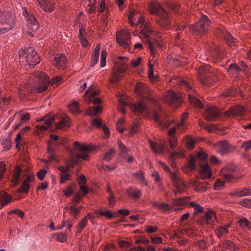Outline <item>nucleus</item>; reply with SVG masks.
Here are the masks:
<instances>
[{
    "label": "nucleus",
    "instance_id": "obj_50",
    "mask_svg": "<svg viewBox=\"0 0 251 251\" xmlns=\"http://www.w3.org/2000/svg\"><path fill=\"white\" fill-rule=\"evenodd\" d=\"M221 176H223L225 179L229 182L232 181L233 179V176L230 172H226V169L223 168L221 171Z\"/></svg>",
    "mask_w": 251,
    "mask_h": 251
},
{
    "label": "nucleus",
    "instance_id": "obj_28",
    "mask_svg": "<svg viewBox=\"0 0 251 251\" xmlns=\"http://www.w3.org/2000/svg\"><path fill=\"white\" fill-rule=\"evenodd\" d=\"M230 195L236 197L251 196V188H244L241 189H238L231 192Z\"/></svg>",
    "mask_w": 251,
    "mask_h": 251
},
{
    "label": "nucleus",
    "instance_id": "obj_57",
    "mask_svg": "<svg viewBox=\"0 0 251 251\" xmlns=\"http://www.w3.org/2000/svg\"><path fill=\"white\" fill-rule=\"evenodd\" d=\"M189 205L191 207H194L195 214H198L199 212H201L203 210V207L200 205L196 204L194 202H191L189 203Z\"/></svg>",
    "mask_w": 251,
    "mask_h": 251
},
{
    "label": "nucleus",
    "instance_id": "obj_32",
    "mask_svg": "<svg viewBox=\"0 0 251 251\" xmlns=\"http://www.w3.org/2000/svg\"><path fill=\"white\" fill-rule=\"evenodd\" d=\"M21 169L19 167H17L14 171L11 183L13 186H15L19 182V179L21 176Z\"/></svg>",
    "mask_w": 251,
    "mask_h": 251
},
{
    "label": "nucleus",
    "instance_id": "obj_48",
    "mask_svg": "<svg viewBox=\"0 0 251 251\" xmlns=\"http://www.w3.org/2000/svg\"><path fill=\"white\" fill-rule=\"evenodd\" d=\"M215 219V215L212 211H208L205 214V220L207 224H211Z\"/></svg>",
    "mask_w": 251,
    "mask_h": 251
},
{
    "label": "nucleus",
    "instance_id": "obj_47",
    "mask_svg": "<svg viewBox=\"0 0 251 251\" xmlns=\"http://www.w3.org/2000/svg\"><path fill=\"white\" fill-rule=\"evenodd\" d=\"M127 192L128 195L134 199H137L141 196V191L133 188L128 189Z\"/></svg>",
    "mask_w": 251,
    "mask_h": 251
},
{
    "label": "nucleus",
    "instance_id": "obj_17",
    "mask_svg": "<svg viewBox=\"0 0 251 251\" xmlns=\"http://www.w3.org/2000/svg\"><path fill=\"white\" fill-rule=\"evenodd\" d=\"M217 32L221 34L225 38L229 46L232 47L235 45L237 40L233 38L230 33L223 26L218 29Z\"/></svg>",
    "mask_w": 251,
    "mask_h": 251
},
{
    "label": "nucleus",
    "instance_id": "obj_7",
    "mask_svg": "<svg viewBox=\"0 0 251 251\" xmlns=\"http://www.w3.org/2000/svg\"><path fill=\"white\" fill-rule=\"evenodd\" d=\"M210 23L207 17L202 15L198 23L190 26V31L195 35H203L206 33Z\"/></svg>",
    "mask_w": 251,
    "mask_h": 251
},
{
    "label": "nucleus",
    "instance_id": "obj_24",
    "mask_svg": "<svg viewBox=\"0 0 251 251\" xmlns=\"http://www.w3.org/2000/svg\"><path fill=\"white\" fill-rule=\"evenodd\" d=\"M34 177L32 175H28L26 178L24 179L21 187L17 190V192L24 193L28 191L29 188V182L33 181Z\"/></svg>",
    "mask_w": 251,
    "mask_h": 251
},
{
    "label": "nucleus",
    "instance_id": "obj_10",
    "mask_svg": "<svg viewBox=\"0 0 251 251\" xmlns=\"http://www.w3.org/2000/svg\"><path fill=\"white\" fill-rule=\"evenodd\" d=\"M180 85L181 86L183 87L184 88L186 89L187 90L189 91V92L190 93H191V91H193V90L191 86L187 81L185 80L180 81ZM188 96L190 102L194 106L198 108L202 107V103L198 98H197L195 96H193L191 93H189Z\"/></svg>",
    "mask_w": 251,
    "mask_h": 251
},
{
    "label": "nucleus",
    "instance_id": "obj_62",
    "mask_svg": "<svg viewBox=\"0 0 251 251\" xmlns=\"http://www.w3.org/2000/svg\"><path fill=\"white\" fill-rule=\"evenodd\" d=\"M186 144L189 149H192L195 143V141L192 137H187L185 139Z\"/></svg>",
    "mask_w": 251,
    "mask_h": 251
},
{
    "label": "nucleus",
    "instance_id": "obj_49",
    "mask_svg": "<svg viewBox=\"0 0 251 251\" xmlns=\"http://www.w3.org/2000/svg\"><path fill=\"white\" fill-rule=\"evenodd\" d=\"M120 71L117 70H114L113 71V74L112 76L110 78V82L112 84H114L118 82V81L121 79V76L118 75Z\"/></svg>",
    "mask_w": 251,
    "mask_h": 251
},
{
    "label": "nucleus",
    "instance_id": "obj_59",
    "mask_svg": "<svg viewBox=\"0 0 251 251\" xmlns=\"http://www.w3.org/2000/svg\"><path fill=\"white\" fill-rule=\"evenodd\" d=\"M114 151L113 149H110L106 152L103 155V159L105 161H108L111 159L113 154H114Z\"/></svg>",
    "mask_w": 251,
    "mask_h": 251
},
{
    "label": "nucleus",
    "instance_id": "obj_40",
    "mask_svg": "<svg viewBox=\"0 0 251 251\" xmlns=\"http://www.w3.org/2000/svg\"><path fill=\"white\" fill-rule=\"evenodd\" d=\"M168 58L170 59V61H172L173 63L176 66H180L185 64L186 63L183 60L185 58L181 56H178V58H172V56H168Z\"/></svg>",
    "mask_w": 251,
    "mask_h": 251
},
{
    "label": "nucleus",
    "instance_id": "obj_34",
    "mask_svg": "<svg viewBox=\"0 0 251 251\" xmlns=\"http://www.w3.org/2000/svg\"><path fill=\"white\" fill-rule=\"evenodd\" d=\"M127 100L126 96L123 95L120 96L119 98V111L122 112L123 114L126 113L124 106L127 105Z\"/></svg>",
    "mask_w": 251,
    "mask_h": 251
},
{
    "label": "nucleus",
    "instance_id": "obj_15",
    "mask_svg": "<svg viewBox=\"0 0 251 251\" xmlns=\"http://www.w3.org/2000/svg\"><path fill=\"white\" fill-rule=\"evenodd\" d=\"M207 154L201 151L198 152L196 156H192L190 158L188 167L191 171L194 170L196 168V163L198 160H200L201 162H204L207 158Z\"/></svg>",
    "mask_w": 251,
    "mask_h": 251
},
{
    "label": "nucleus",
    "instance_id": "obj_13",
    "mask_svg": "<svg viewBox=\"0 0 251 251\" xmlns=\"http://www.w3.org/2000/svg\"><path fill=\"white\" fill-rule=\"evenodd\" d=\"M75 149L79 151L76 154L77 158H80L85 160H89L88 151L90 150V147L87 145H80L77 142H75Z\"/></svg>",
    "mask_w": 251,
    "mask_h": 251
},
{
    "label": "nucleus",
    "instance_id": "obj_55",
    "mask_svg": "<svg viewBox=\"0 0 251 251\" xmlns=\"http://www.w3.org/2000/svg\"><path fill=\"white\" fill-rule=\"evenodd\" d=\"M242 71V69L238 66L236 64H232L229 66L228 72L230 74L238 73Z\"/></svg>",
    "mask_w": 251,
    "mask_h": 251
},
{
    "label": "nucleus",
    "instance_id": "obj_4",
    "mask_svg": "<svg viewBox=\"0 0 251 251\" xmlns=\"http://www.w3.org/2000/svg\"><path fill=\"white\" fill-rule=\"evenodd\" d=\"M19 55L20 62L23 65L35 66L40 62L36 51L31 47L20 50Z\"/></svg>",
    "mask_w": 251,
    "mask_h": 251
},
{
    "label": "nucleus",
    "instance_id": "obj_35",
    "mask_svg": "<svg viewBox=\"0 0 251 251\" xmlns=\"http://www.w3.org/2000/svg\"><path fill=\"white\" fill-rule=\"evenodd\" d=\"M153 205L163 212H168L172 210V207L169 204L163 202L154 201Z\"/></svg>",
    "mask_w": 251,
    "mask_h": 251
},
{
    "label": "nucleus",
    "instance_id": "obj_6",
    "mask_svg": "<svg viewBox=\"0 0 251 251\" xmlns=\"http://www.w3.org/2000/svg\"><path fill=\"white\" fill-rule=\"evenodd\" d=\"M14 17L8 12L0 11V35L4 34L13 27Z\"/></svg>",
    "mask_w": 251,
    "mask_h": 251
},
{
    "label": "nucleus",
    "instance_id": "obj_31",
    "mask_svg": "<svg viewBox=\"0 0 251 251\" xmlns=\"http://www.w3.org/2000/svg\"><path fill=\"white\" fill-rule=\"evenodd\" d=\"M149 89L146 84L142 82L137 83L135 85V93L139 95H144L148 93Z\"/></svg>",
    "mask_w": 251,
    "mask_h": 251
},
{
    "label": "nucleus",
    "instance_id": "obj_16",
    "mask_svg": "<svg viewBox=\"0 0 251 251\" xmlns=\"http://www.w3.org/2000/svg\"><path fill=\"white\" fill-rule=\"evenodd\" d=\"M118 146L120 152L121 156L126 159L128 162H131L133 161V157L131 154L130 151L121 141L118 142Z\"/></svg>",
    "mask_w": 251,
    "mask_h": 251
},
{
    "label": "nucleus",
    "instance_id": "obj_3",
    "mask_svg": "<svg viewBox=\"0 0 251 251\" xmlns=\"http://www.w3.org/2000/svg\"><path fill=\"white\" fill-rule=\"evenodd\" d=\"M39 121H43L44 124L37 125L36 127L40 130H45L49 127L53 122H55V128L62 129L70 126L68 117L66 115L60 116L54 118L52 116H47L41 119Z\"/></svg>",
    "mask_w": 251,
    "mask_h": 251
},
{
    "label": "nucleus",
    "instance_id": "obj_39",
    "mask_svg": "<svg viewBox=\"0 0 251 251\" xmlns=\"http://www.w3.org/2000/svg\"><path fill=\"white\" fill-rule=\"evenodd\" d=\"M229 224L225 226H219L215 231L216 234L219 238L222 237L223 235L228 232V228L229 227Z\"/></svg>",
    "mask_w": 251,
    "mask_h": 251
},
{
    "label": "nucleus",
    "instance_id": "obj_12",
    "mask_svg": "<svg viewBox=\"0 0 251 251\" xmlns=\"http://www.w3.org/2000/svg\"><path fill=\"white\" fill-rule=\"evenodd\" d=\"M164 100L170 104H174L177 106L180 103L181 99L179 95L170 91L165 95Z\"/></svg>",
    "mask_w": 251,
    "mask_h": 251
},
{
    "label": "nucleus",
    "instance_id": "obj_21",
    "mask_svg": "<svg viewBox=\"0 0 251 251\" xmlns=\"http://www.w3.org/2000/svg\"><path fill=\"white\" fill-rule=\"evenodd\" d=\"M153 118L162 128H167L170 125V123L168 120H166L165 116L164 115L154 112L153 115Z\"/></svg>",
    "mask_w": 251,
    "mask_h": 251
},
{
    "label": "nucleus",
    "instance_id": "obj_20",
    "mask_svg": "<svg viewBox=\"0 0 251 251\" xmlns=\"http://www.w3.org/2000/svg\"><path fill=\"white\" fill-rule=\"evenodd\" d=\"M245 109L240 105H235L231 107L228 111L225 112L226 116H241L245 113Z\"/></svg>",
    "mask_w": 251,
    "mask_h": 251
},
{
    "label": "nucleus",
    "instance_id": "obj_38",
    "mask_svg": "<svg viewBox=\"0 0 251 251\" xmlns=\"http://www.w3.org/2000/svg\"><path fill=\"white\" fill-rule=\"evenodd\" d=\"M77 161L75 159H72L69 161L66 167L63 166H59L58 167V170L60 172V173H68L71 166L74 164H76Z\"/></svg>",
    "mask_w": 251,
    "mask_h": 251
},
{
    "label": "nucleus",
    "instance_id": "obj_14",
    "mask_svg": "<svg viewBox=\"0 0 251 251\" xmlns=\"http://www.w3.org/2000/svg\"><path fill=\"white\" fill-rule=\"evenodd\" d=\"M25 12L26 15H25V19L26 21V24L28 28L31 30V31L35 32L39 28V25L38 22L32 14H29L25 9L24 13Z\"/></svg>",
    "mask_w": 251,
    "mask_h": 251
},
{
    "label": "nucleus",
    "instance_id": "obj_64",
    "mask_svg": "<svg viewBox=\"0 0 251 251\" xmlns=\"http://www.w3.org/2000/svg\"><path fill=\"white\" fill-rule=\"evenodd\" d=\"M56 239L60 242H64L66 240V234L61 232L54 235Z\"/></svg>",
    "mask_w": 251,
    "mask_h": 251
},
{
    "label": "nucleus",
    "instance_id": "obj_51",
    "mask_svg": "<svg viewBox=\"0 0 251 251\" xmlns=\"http://www.w3.org/2000/svg\"><path fill=\"white\" fill-rule=\"evenodd\" d=\"M148 76L152 81H155L158 80L157 76L153 74V66L151 64H150L149 66Z\"/></svg>",
    "mask_w": 251,
    "mask_h": 251
},
{
    "label": "nucleus",
    "instance_id": "obj_60",
    "mask_svg": "<svg viewBox=\"0 0 251 251\" xmlns=\"http://www.w3.org/2000/svg\"><path fill=\"white\" fill-rule=\"evenodd\" d=\"M236 90L234 88H232L228 90H227L223 92L222 94V97L223 98H227L229 96H234L236 93Z\"/></svg>",
    "mask_w": 251,
    "mask_h": 251
},
{
    "label": "nucleus",
    "instance_id": "obj_11",
    "mask_svg": "<svg viewBox=\"0 0 251 251\" xmlns=\"http://www.w3.org/2000/svg\"><path fill=\"white\" fill-rule=\"evenodd\" d=\"M118 43L124 48L129 46L130 34L127 30H121L118 32L116 36Z\"/></svg>",
    "mask_w": 251,
    "mask_h": 251
},
{
    "label": "nucleus",
    "instance_id": "obj_23",
    "mask_svg": "<svg viewBox=\"0 0 251 251\" xmlns=\"http://www.w3.org/2000/svg\"><path fill=\"white\" fill-rule=\"evenodd\" d=\"M219 110L214 107H211L206 109L205 118L209 121H214L220 114Z\"/></svg>",
    "mask_w": 251,
    "mask_h": 251
},
{
    "label": "nucleus",
    "instance_id": "obj_58",
    "mask_svg": "<svg viewBox=\"0 0 251 251\" xmlns=\"http://www.w3.org/2000/svg\"><path fill=\"white\" fill-rule=\"evenodd\" d=\"M101 216H103L107 218H111L113 217L112 211L110 210H100L96 212Z\"/></svg>",
    "mask_w": 251,
    "mask_h": 251
},
{
    "label": "nucleus",
    "instance_id": "obj_2",
    "mask_svg": "<svg viewBox=\"0 0 251 251\" xmlns=\"http://www.w3.org/2000/svg\"><path fill=\"white\" fill-rule=\"evenodd\" d=\"M33 80L32 89L38 93H42L47 90L50 84H58L61 80V77L56 76L50 81L46 74L43 72H37L35 74Z\"/></svg>",
    "mask_w": 251,
    "mask_h": 251
},
{
    "label": "nucleus",
    "instance_id": "obj_30",
    "mask_svg": "<svg viewBox=\"0 0 251 251\" xmlns=\"http://www.w3.org/2000/svg\"><path fill=\"white\" fill-rule=\"evenodd\" d=\"M220 247L223 248V250H233V251H237L239 250V247L238 246L228 240H226L223 241L222 245H220Z\"/></svg>",
    "mask_w": 251,
    "mask_h": 251
},
{
    "label": "nucleus",
    "instance_id": "obj_29",
    "mask_svg": "<svg viewBox=\"0 0 251 251\" xmlns=\"http://www.w3.org/2000/svg\"><path fill=\"white\" fill-rule=\"evenodd\" d=\"M66 63V59L63 54H57L54 58L53 64L59 69H63Z\"/></svg>",
    "mask_w": 251,
    "mask_h": 251
},
{
    "label": "nucleus",
    "instance_id": "obj_33",
    "mask_svg": "<svg viewBox=\"0 0 251 251\" xmlns=\"http://www.w3.org/2000/svg\"><path fill=\"white\" fill-rule=\"evenodd\" d=\"M100 50V45H97L95 49L93 50L92 54V59L90 63V66L91 67H93L95 64H96L98 63Z\"/></svg>",
    "mask_w": 251,
    "mask_h": 251
},
{
    "label": "nucleus",
    "instance_id": "obj_41",
    "mask_svg": "<svg viewBox=\"0 0 251 251\" xmlns=\"http://www.w3.org/2000/svg\"><path fill=\"white\" fill-rule=\"evenodd\" d=\"M85 30L82 28L79 29V38L81 45L86 48L89 46V44L84 36Z\"/></svg>",
    "mask_w": 251,
    "mask_h": 251
},
{
    "label": "nucleus",
    "instance_id": "obj_45",
    "mask_svg": "<svg viewBox=\"0 0 251 251\" xmlns=\"http://www.w3.org/2000/svg\"><path fill=\"white\" fill-rule=\"evenodd\" d=\"M69 110L73 114H79L81 111L78 108V103L76 101H73L69 105Z\"/></svg>",
    "mask_w": 251,
    "mask_h": 251
},
{
    "label": "nucleus",
    "instance_id": "obj_42",
    "mask_svg": "<svg viewBox=\"0 0 251 251\" xmlns=\"http://www.w3.org/2000/svg\"><path fill=\"white\" fill-rule=\"evenodd\" d=\"M12 199V197L9 196L6 193H3L0 195V203L4 205L8 204Z\"/></svg>",
    "mask_w": 251,
    "mask_h": 251
},
{
    "label": "nucleus",
    "instance_id": "obj_52",
    "mask_svg": "<svg viewBox=\"0 0 251 251\" xmlns=\"http://www.w3.org/2000/svg\"><path fill=\"white\" fill-rule=\"evenodd\" d=\"M184 154L182 151L179 150L178 151H173L171 152L170 155V159H176L177 158L183 157Z\"/></svg>",
    "mask_w": 251,
    "mask_h": 251
},
{
    "label": "nucleus",
    "instance_id": "obj_56",
    "mask_svg": "<svg viewBox=\"0 0 251 251\" xmlns=\"http://www.w3.org/2000/svg\"><path fill=\"white\" fill-rule=\"evenodd\" d=\"M240 226L243 228L250 229L251 228L250 222L245 218H242L239 221Z\"/></svg>",
    "mask_w": 251,
    "mask_h": 251
},
{
    "label": "nucleus",
    "instance_id": "obj_18",
    "mask_svg": "<svg viewBox=\"0 0 251 251\" xmlns=\"http://www.w3.org/2000/svg\"><path fill=\"white\" fill-rule=\"evenodd\" d=\"M51 140L48 142V152L50 154L49 160H54L56 159L55 156L52 154L54 151V148L57 146V144L56 142L58 139V136L56 135L51 134L50 135Z\"/></svg>",
    "mask_w": 251,
    "mask_h": 251
},
{
    "label": "nucleus",
    "instance_id": "obj_37",
    "mask_svg": "<svg viewBox=\"0 0 251 251\" xmlns=\"http://www.w3.org/2000/svg\"><path fill=\"white\" fill-rule=\"evenodd\" d=\"M150 147L154 152L157 153L163 152L164 150L163 146L160 143H156L151 141H150Z\"/></svg>",
    "mask_w": 251,
    "mask_h": 251
},
{
    "label": "nucleus",
    "instance_id": "obj_8",
    "mask_svg": "<svg viewBox=\"0 0 251 251\" xmlns=\"http://www.w3.org/2000/svg\"><path fill=\"white\" fill-rule=\"evenodd\" d=\"M213 70L208 66L201 64L198 69V73L201 82L205 85H210L216 82V79L213 78L214 75H211Z\"/></svg>",
    "mask_w": 251,
    "mask_h": 251
},
{
    "label": "nucleus",
    "instance_id": "obj_19",
    "mask_svg": "<svg viewBox=\"0 0 251 251\" xmlns=\"http://www.w3.org/2000/svg\"><path fill=\"white\" fill-rule=\"evenodd\" d=\"M216 148L217 151L221 154L227 152L234 149V148L226 140L218 142L216 145Z\"/></svg>",
    "mask_w": 251,
    "mask_h": 251
},
{
    "label": "nucleus",
    "instance_id": "obj_54",
    "mask_svg": "<svg viewBox=\"0 0 251 251\" xmlns=\"http://www.w3.org/2000/svg\"><path fill=\"white\" fill-rule=\"evenodd\" d=\"M59 176L61 183H65L66 181L71 180L72 176L68 173H60Z\"/></svg>",
    "mask_w": 251,
    "mask_h": 251
},
{
    "label": "nucleus",
    "instance_id": "obj_43",
    "mask_svg": "<svg viewBox=\"0 0 251 251\" xmlns=\"http://www.w3.org/2000/svg\"><path fill=\"white\" fill-rule=\"evenodd\" d=\"M187 118V113H184L181 117V122L177 126V129L181 132H183L186 130L185 120Z\"/></svg>",
    "mask_w": 251,
    "mask_h": 251
},
{
    "label": "nucleus",
    "instance_id": "obj_27",
    "mask_svg": "<svg viewBox=\"0 0 251 251\" xmlns=\"http://www.w3.org/2000/svg\"><path fill=\"white\" fill-rule=\"evenodd\" d=\"M40 7L45 12H50L53 10L52 0H38Z\"/></svg>",
    "mask_w": 251,
    "mask_h": 251
},
{
    "label": "nucleus",
    "instance_id": "obj_9",
    "mask_svg": "<svg viewBox=\"0 0 251 251\" xmlns=\"http://www.w3.org/2000/svg\"><path fill=\"white\" fill-rule=\"evenodd\" d=\"M171 178L175 186L174 193L176 194L183 193L185 191L186 186L182 178L178 174L175 172L171 173Z\"/></svg>",
    "mask_w": 251,
    "mask_h": 251
},
{
    "label": "nucleus",
    "instance_id": "obj_26",
    "mask_svg": "<svg viewBox=\"0 0 251 251\" xmlns=\"http://www.w3.org/2000/svg\"><path fill=\"white\" fill-rule=\"evenodd\" d=\"M201 167L200 175L203 179L209 178L212 174L211 170L207 164H202V162L200 163Z\"/></svg>",
    "mask_w": 251,
    "mask_h": 251
},
{
    "label": "nucleus",
    "instance_id": "obj_53",
    "mask_svg": "<svg viewBox=\"0 0 251 251\" xmlns=\"http://www.w3.org/2000/svg\"><path fill=\"white\" fill-rule=\"evenodd\" d=\"M133 175L135 176L139 180L141 181V182L144 185H148V181L146 180L144 175L142 172H139L135 173Z\"/></svg>",
    "mask_w": 251,
    "mask_h": 251
},
{
    "label": "nucleus",
    "instance_id": "obj_1",
    "mask_svg": "<svg viewBox=\"0 0 251 251\" xmlns=\"http://www.w3.org/2000/svg\"><path fill=\"white\" fill-rule=\"evenodd\" d=\"M128 19L132 26H143L141 33L146 38L151 54L154 55L156 53V50L154 49L156 44H152L151 40L159 38L160 37V33L152 30L146 22L144 18L134 11L130 12Z\"/></svg>",
    "mask_w": 251,
    "mask_h": 251
},
{
    "label": "nucleus",
    "instance_id": "obj_36",
    "mask_svg": "<svg viewBox=\"0 0 251 251\" xmlns=\"http://www.w3.org/2000/svg\"><path fill=\"white\" fill-rule=\"evenodd\" d=\"M191 184L195 187L196 191L199 193L204 192L206 191L207 188L203 183H201L196 180H191Z\"/></svg>",
    "mask_w": 251,
    "mask_h": 251
},
{
    "label": "nucleus",
    "instance_id": "obj_46",
    "mask_svg": "<svg viewBox=\"0 0 251 251\" xmlns=\"http://www.w3.org/2000/svg\"><path fill=\"white\" fill-rule=\"evenodd\" d=\"M189 199L188 197L177 199L174 201L173 204L175 206H182L188 202Z\"/></svg>",
    "mask_w": 251,
    "mask_h": 251
},
{
    "label": "nucleus",
    "instance_id": "obj_61",
    "mask_svg": "<svg viewBox=\"0 0 251 251\" xmlns=\"http://www.w3.org/2000/svg\"><path fill=\"white\" fill-rule=\"evenodd\" d=\"M169 142L171 149L172 150H174L176 147L177 143L176 138L175 136H172L169 139Z\"/></svg>",
    "mask_w": 251,
    "mask_h": 251
},
{
    "label": "nucleus",
    "instance_id": "obj_63",
    "mask_svg": "<svg viewBox=\"0 0 251 251\" xmlns=\"http://www.w3.org/2000/svg\"><path fill=\"white\" fill-rule=\"evenodd\" d=\"M241 148L246 151L250 150L251 149V140L243 141L241 145Z\"/></svg>",
    "mask_w": 251,
    "mask_h": 251
},
{
    "label": "nucleus",
    "instance_id": "obj_5",
    "mask_svg": "<svg viewBox=\"0 0 251 251\" xmlns=\"http://www.w3.org/2000/svg\"><path fill=\"white\" fill-rule=\"evenodd\" d=\"M150 11L151 14H155L158 16L159 18L158 22L160 26L166 29L169 28L170 21L168 14L160 4L156 3H151Z\"/></svg>",
    "mask_w": 251,
    "mask_h": 251
},
{
    "label": "nucleus",
    "instance_id": "obj_22",
    "mask_svg": "<svg viewBox=\"0 0 251 251\" xmlns=\"http://www.w3.org/2000/svg\"><path fill=\"white\" fill-rule=\"evenodd\" d=\"M95 105H98L95 107H90L87 111V114L91 116H96L98 114L101 112V106L100 105V100L99 98H95L93 100Z\"/></svg>",
    "mask_w": 251,
    "mask_h": 251
},
{
    "label": "nucleus",
    "instance_id": "obj_44",
    "mask_svg": "<svg viewBox=\"0 0 251 251\" xmlns=\"http://www.w3.org/2000/svg\"><path fill=\"white\" fill-rule=\"evenodd\" d=\"M91 218V214H88L87 216L84 217L82 220L79 222L77 228L78 230V232H80L83 229H84L87 225L88 219Z\"/></svg>",
    "mask_w": 251,
    "mask_h": 251
},
{
    "label": "nucleus",
    "instance_id": "obj_25",
    "mask_svg": "<svg viewBox=\"0 0 251 251\" xmlns=\"http://www.w3.org/2000/svg\"><path fill=\"white\" fill-rule=\"evenodd\" d=\"M130 108L133 112L138 114H144L147 111L146 104L142 100H140L137 104H130Z\"/></svg>",
    "mask_w": 251,
    "mask_h": 251
}]
</instances>
